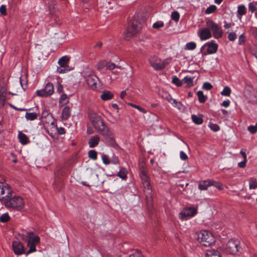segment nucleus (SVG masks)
Wrapping results in <instances>:
<instances>
[{
	"mask_svg": "<svg viewBox=\"0 0 257 257\" xmlns=\"http://www.w3.org/2000/svg\"><path fill=\"white\" fill-rule=\"evenodd\" d=\"M88 117L97 133L106 139H109L112 142H114L112 132L99 115L94 111L90 110L88 112Z\"/></svg>",
	"mask_w": 257,
	"mask_h": 257,
	"instance_id": "obj_1",
	"label": "nucleus"
},
{
	"mask_svg": "<svg viewBox=\"0 0 257 257\" xmlns=\"http://www.w3.org/2000/svg\"><path fill=\"white\" fill-rule=\"evenodd\" d=\"M4 205L8 209L22 211L25 207V201L20 196H11L4 202Z\"/></svg>",
	"mask_w": 257,
	"mask_h": 257,
	"instance_id": "obj_2",
	"label": "nucleus"
},
{
	"mask_svg": "<svg viewBox=\"0 0 257 257\" xmlns=\"http://www.w3.org/2000/svg\"><path fill=\"white\" fill-rule=\"evenodd\" d=\"M22 239L27 241V246L29 248L26 252V255L36 251V246L40 242V237L35 235V233L32 231L27 232L26 235H23Z\"/></svg>",
	"mask_w": 257,
	"mask_h": 257,
	"instance_id": "obj_3",
	"label": "nucleus"
},
{
	"mask_svg": "<svg viewBox=\"0 0 257 257\" xmlns=\"http://www.w3.org/2000/svg\"><path fill=\"white\" fill-rule=\"evenodd\" d=\"M196 238L202 245L209 246L215 241L213 235L210 232L203 230L196 233Z\"/></svg>",
	"mask_w": 257,
	"mask_h": 257,
	"instance_id": "obj_4",
	"label": "nucleus"
},
{
	"mask_svg": "<svg viewBox=\"0 0 257 257\" xmlns=\"http://www.w3.org/2000/svg\"><path fill=\"white\" fill-rule=\"evenodd\" d=\"M143 28V24L134 20L126 29V34L125 39L128 40L132 37L140 32Z\"/></svg>",
	"mask_w": 257,
	"mask_h": 257,
	"instance_id": "obj_5",
	"label": "nucleus"
},
{
	"mask_svg": "<svg viewBox=\"0 0 257 257\" xmlns=\"http://www.w3.org/2000/svg\"><path fill=\"white\" fill-rule=\"evenodd\" d=\"M206 26L212 32L213 36L215 39H219L222 37L223 31L221 27L212 20H207L206 22Z\"/></svg>",
	"mask_w": 257,
	"mask_h": 257,
	"instance_id": "obj_6",
	"label": "nucleus"
},
{
	"mask_svg": "<svg viewBox=\"0 0 257 257\" xmlns=\"http://www.w3.org/2000/svg\"><path fill=\"white\" fill-rule=\"evenodd\" d=\"M13 193V190L9 184L0 182V201L2 203L12 196Z\"/></svg>",
	"mask_w": 257,
	"mask_h": 257,
	"instance_id": "obj_7",
	"label": "nucleus"
},
{
	"mask_svg": "<svg viewBox=\"0 0 257 257\" xmlns=\"http://www.w3.org/2000/svg\"><path fill=\"white\" fill-rule=\"evenodd\" d=\"M142 185L146 196L147 205L149 208L151 209L153 205V195L150 182L143 183Z\"/></svg>",
	"mask_w": 257,
	"mask_h": 257,
	"instance_id": "obj_8",
	"label": "nucleus"
},
{
	"mask_svg": "<svg viewBox=\"0 0 257 257\" xmlns=\"http://www.w3.org/2000/svg\"><path fill=\"white\" fill-rule=\"evenodd\" d=\"M239 241L237 239H230L224 248V251L227 254H235L239 250Z\"/></svg>",
	"mask_w": 257,
	"mask_h": 257,
	"instance_id": "obj_9",
	"label": "nucleus"
},
{
	"mask_svg": "<svg viewBox=\"0 0 257 257\" xmlns=\"http://www.w3.org/2000/svg\"><path fill=\"white\" fill-rule=\"evenodd\" d=\"M212 186H214L220 190L223 189L221 183L212 180L208 179L200 181L198 184V188L200 190H206L209 187Z\"/></svg>",
	"mask_w": 257,
	"mask_h": 257,
	"instance_id": "obj_10",
	"label": "nucleus"
},
{
	"mask_svg": "<svg viewBox=\"0 0 257 257\" xmlns=\"http://www.w3.org/2000/svg\"><path fill=\"white\" fill-rule=\"evenodd\" d=\"M151 66L156 70H161L164 69L167 64L165 61H162L156 56H152L149 59Z\"/></svg>",
	"mask_w": 257,
	"mask_h": 257,
	"instance_id": "obj_11",
	"label": "nucleus"
},
{
	"mask_svg": "<svg viewBox=\"0 0 257 257\" xmlns=\"http://www.w3.org/2000/svg\"><path fill=\"white\" fill-rule=\"evenodd\" d=\"M54 93V86L52 83H47L44 89L38 90L37 95L41 97H48L52 95Z\"/></svg>",
	"mask_w": 257,
	"mask_h": 257,
	"instance_id": "obj_12",
	"label": "nucleus"
},
{
	"mask_svg": "<svg viewBox=\"0 0 257 257\" xmlns=\"http://www.w3.org/2000/svg\"><path fill=\"white\" fill-rule=\"evenodd\" d=\"M86 81L90 88L95 90H98L99 88L97 84L98 78L93 73L89 74L86 77Z\"/></svg>",
	"mask_w": 257,
	"mask_h": 257,
	"instance_id": "obj_13",
	"label": "nucleus"
},
{
	"mask_svg": "<svg viewBox=\"0 0 257 257\" xmlns=\"http://www.w3.org/2000/svg\"><path fill=\"white\" fill-rule=\"evenodd\" d=\"M197 213V209L191 207L185 208L180 213V217L182 219H188L194 216Z\"/></svg>",
	"mask_w": 257,
	"mask_h": 257,
	"instance_id": "obj_14",
	"label": "nucleus"
},
{
	"mask_svg": "<svg viewBox=\"0 0 257 257\" xmlns=\"http://www.w3.org/2000/svg\"><path fill=\"white\" fill-rule=\"evenodd\" d=\"M12 245L13 250L16 254L21 255L25 253L24 246L20 241H14Z\"/></svg>",
	"mask_w": 257,
	"mask_h": 257,
	"instance_id": "obj_15",
	"label": "nucleus"
},
{
	"mask_svg": "<svg viewBox=\"0 0 257 257\" xmlns=\"http://www.w3.org/2000/svg\"><path fill=\"white\" fill-rule=\"evenodd\" d=\"M207 47V54H212L216 52L218 49V45L215 43L214 41L212 40L210 42L206 43L201 47V50L203 48Z\"/></svg>",
	"mask_w": 257,
	"mask_h": 257,
	"instance_id": "obj_16",
	"label": "nucleus"
},
{
	"mask_svg": "<svg viewBox=\"0 0 257 257\" xmlns=\"http://www.w3.org/2000/svg\"><path fill=\"white\" fill-rule=\"evenodd\" d=\"M198 35L201 40H206L212 37L211 33L208 27L200 29L198 32Z\"/></svg>",
	"mask_w": 257,
	"mask_h": 257,
	"instance_id": "obj_17",
	"label": "nucleus"
},
{
	"mask_svg": "<svg viewBox=\"0 0 257 257\" xmlns=\"http://www.w3.org/2000/svg\"><path fill=\"white\" fill-rule=\"evenodd\" d=\"M7 93V90L6 87L0 86V108L3 107L6 100V95Z\"/></svg>",
	"mask_w": 257,
	"mask_h": 257,
	"instance_id": "obj_18",
	"label": "nucleus"
},
{
	"mask_svg": "<svg viewBox=\"0 0 257 257\" xmlns=\"http://www.w3.org/2000/svg\"><path fill=\"white\" fill-rule=\"evenodd\" d=\"M100 142V137L98 135L91 137L88 141V145L90 148H93L97 146Z\"/></svg>",
	"mask_w": 257,
	"mask_h": 257,
	"instance_id": "obj_19",
	"label": "nucleus"
},
{
	"mask_svg": "<svg viewBox=\"0 0 257 257\" xmlns=\"http://www.w3.org/2000/svg\"><path fill=\"white\" fill-rule=\"evenodd\" d=\"M71 115V107L68 106H65L62 111L61 118L63 120L68 119Z\"/></svg>",
	"mask_w": 257,
	"mask_h": 257,
	"instance_id": "obj_20",
	"label": "nucleus"
},
{
	"mask_svg": "<svg viewBox=\"0 0 257 257\" xmlns=\"http://www.w3.org/2000/svg\"><path fill=\"white\" fill-rule=\"evenodd\" d=\"M246 13V9L243 5H241L238 6L237 11V17L239 19H241L243 15H245Z\"/></svg>",
	"mask_w": 257,
	"mask_h": 257,
	"instance_id": "obj_21",
	"label": "nucleus"
},
{
	"mask_svg": "<svg viewBox=\"0 0 257 257\" xmlns=\"http://www.w3.org/2000/svg\"><path fill=\"white\" fill-rule=\"evenodd\" d=\"M113 97V94L109 91L105 90L103 91L102 93L100 96V98L104 101L108 100L111 99Z\"/></svg>",
	"mask_w": 257,
	"mask_h": 257,
	"instance_id": "obj_22",
	"label": "nucleus"
},
{
	"mask_svg": "<svg viewBox=\"0 0 257 257\" xmlns=\"http://www.w3.org/2000/svg\"><path fill=\"white\" fill-rule=\"evenodd\" d=\"M18 138L20 142L23 145H27L29 143L28 137L26 135L23 133L22 132H19L18 135Z\"/></svg>",
	"mask_w": 257,
	"mask_h": 257,
	"instance_id": "obj_23",
	"label": "nucleus"
},
{
	"mask_svg": "<svg viewBox=\"0 0 257 257\" xmlns=\"http://www.w3.org/2000/svg\"><path fill=\"white\" fill-rule=\"evenodd\" d=\"M69 61V57L67 56H64L59 59L58 61V64L61 67H65L67 66Z\"/></svg>",
	"mask_w": 257,
	"mask_h": 257,
	"instance_id": "obj_24",
	"label": "nucleus"
},
{
	"mask_svg": "<svg viewBox=\"0 0 257 257\" xmlns=\"http://www.w3.org/2000/svg\"><path fill=\"white\" fill-rule=\"evenodd\" d=\"M205 257H221L220 253L214 249L207 250Z\"/></svg>",
	"mask_w": 257,
	"mask_h": 257,
	"instance_id": "obj_25",
	"label": "nucleus"
},
{
	"mask_svg": "<svg viewBox=\"0 0 257 257\" xmlns=\"http://www.w3.org/2000/svg\"><path fill=\"white\" fill-rule=\"evenodd\" d=\"M194 77L191 76H185L184 79L182 80L183 83H185L187 85V86L190 87L193 86V80Z\"/></svg>",
	"mask_w": 257,
	"mask_h": 257,
	"instance_id": "obj_26",
	"label": "nucleus"
},
{
	"mask_svg": "<svg viewBox=\"0 0 257 257\" xmlns=\"http://www.w3.org/2000/svg\"><path fill=\"white\" fill-rule=\"evenodd\" d=\"M117 176L121 179L124 180L127 178V171L125 168L121 167L117 174Z\"/></svg>",
	"mask_w": 257,
	"mask_h": 257,
	"instance_id": "obj_27",
	"label": "nucleus"
},
{
	"mask_svg": "<svg viewBox=\"0 0 257 257\" xmlns=\"http://www.w3.org/2000/svg\"><path fill=\"white\" fill-rule=\"evenodd\" d=\"M198 100L200 103H204L207 100V96L204 95L202 91L199 90L197 92Z\"/></svg>",
	"mask_w": 257,
	"mask_h": 257,
	"instance_id": "obj_28",
	"label": "nucleus"
},
{
	"mask_svg": "<svg viewBox=\"0 0 257 257\" xmlns=\"http://www.w3.org/2000/svg\"><path fill=\"white\" fill-rule=\"evenodd\" d=\"M139 170H140V176L142 177L143 176H147L148 175V170L146 167V166L142 164L139 166Z\"/></svg>",
	"mask_w": 257,
	"mask_h": 257,
	"instance_id": "obj_29",
	"label": "nucleus"
},
{
	"mask_svg": "<svg viewBox=\"0 0 257 257\" xmlns=\"http://www.w3.org/2000/svg\"><path fill=\"white\" fill-rule=\"evenodd\" d=\"M38 114L36 112H26L25 117L27 120H34L37 119Z\"/></svg>",
	"mask_w": 257,
	"mask_h": 257,
	"instance_id": "obj_30",
	"label": "nucleus"
},
{
	"mask_svg": "<svg viewBox=\"0 0 257 257\" xmlns=\"http://www.w3.org/2000/svg\"><path fill=\"white\" fill-rule=\"evenodd\" d=\"M167 100L171 102L174 107H177L180 109V106L181 105V102L177 101L176 99H173L170 96L167 97Z\"/></svg>",
	"mask_w": 257,
	"mask_h": 257,
	"instance_id": "obj_31",
	"label": "nucleus"
},
{
	"mask_svg": "<svg viewBox=\"0 0 257 257\" xmlns=\"http://www.w3.org/2000/svg\"><path fill=\"white\" fill-rule=\"evenodd\" d=\"M191 118L193 122L196 124H201L203 123V119L199 116H198L195 114H193L191 116Z\"/></svg>",
	"mask_w": 257,
	"mask_h": 257,
	"instance_id": "obj_32",
	"label": "nucleus"
},
{
	"mask_svg": "<svg viewBox=\"0 0 257 257\" xmlns=\"http://www.w3.org/2000/svg\"><path fill=\"white\" fill-rule=\"evenodd\" d=\"M249 189H253L257 187V181L256 179L254 178H250L249 180Z\"/></svg>",
	"mask_w": 257,
	"mask_h": 257,
	"instance_id": "obj_33",
	"label": "nucleus"
},
{
	"mask_svg": "<svg viewBox=\"0 0 257 257\" xmlns=\"http://www.w3.org/2000/svg\"><path fill=\"white\" fill-rule=\"evenodd\" d=\"M248 10L251 13H254L257 10V2H252L248 4Z\"/></svg>",
	"mask_w": 257,
	"mask_h": 257,
	"instance_id": "obj_34",
	"label": "nucleus"
},
{
	"mask_svg": "<svg viewBox=\"0 0 257 257\" xmlns=\"http://www.w3.org/2000/svg\"><path fill=\"white\" fill-rule=\"evenodd\" d=\"M217 10V7L215 5H211L208 8H207L205 13L206 14L209 15L214 13Z\"/></svg>",
	"mask_w": 257,
	"mask_h": 257,
	"instance_id": "obj_35",
	"label": "nucleus"
},
{
	"mask_svg": "<svg viewBox=\"0 0 257 257\" xmlns=\"http://www.w3.org/2000/svg\"><path fill=\"white\" fill-rule=\"evenodd\" d=\"M106 65H107V61L105 60H101L98 62V63L96 65V68L100 70L103 69L105 67H106Z\"/></svg>",
	"mask_w": 257,
	"mask_h": 257,
	"instance_id": "obj_36",
	"label": "nucleus"
},
{
	"mask_svg": "<svg viewBox=\"0 0 257 257\" xmlns=\"http://www.w3.org/2000/svg\"><path fill=\"white\" fill-rule=\"evenodd\" d=\"M10 219V217L8 213L3 214L0 217V222L2 223L7 222Z\"/></svg>",
	"mask_w": 257,
	"mask_h": 257,
	"instance_id": "obj_37",
	"label": "nucleus"
},
{
	"mask_svg": "<svg viewBox=\"0 0 257 257\" xmlns=\"http://www.w3.org/2000/svg\"><path fill=\"white\" fill-rule=\"evenodd\" d=\"M196 43L193 42H189L185 45L186 50H193L196 48Z\"/></svg>",
	"mask_w": 257,
	"mask_h": 257,
	"instance_id": "obj_38",
	"label": "nucleus"
},
{
	"mask_svg": "<svg viewBox=\"0 0 257 257\" xmlns=\"http://www.w3.org/2000/svg\"><path fill=\"white\" fill-rule=\"evenodd\" d=\"M220 93L223 96H229L231 93V89L228 86H225Z\"/></svg>",
	"mask_w": 257,
	"mask_h": 257,
	"instance_id": "obj_39",
	"label": "nucleus"
},
{
	"mask_svg": "<svg viewBox=\"0 0 257 257\" xmlns=\"http://www.w3.org/2000/svg\"><path fill=\"white\" fill-rule=\"evenodd\" d=\"M172 83L175 84L176 86L180 87L183 84L182 80H180L176 76H174L172 78Z\"/></svg>",
	"mask_w": 257,
	"mask_h": 257,
	"instance_id": "obj_40",
	"label": "nucleus"
},
{
	"mask_svg": "<svg viewBox=\"0 0 257 257\" xmlns=\"http://www.w3.org/2000/svg\"><path fill=\"white\" fill-rule=\"evenodd\" d=\"M106 68L107 69L109 70H113L115 68H118L120 69V66H116L113 63H111L110 62L107 61V65H106Z\"/></svg>",
	"mask_w": 257,
	"mask_h": 257,
	"instance_id": "obj_41",
	"label": "nucleus"
},
{
	"mask_svg": "<svg viewBox=\"0 0 257 257\" xmlns=\"http://www.w3.org/2000/svg\"><path fill=\"white\" fill-rule=\"evenodd\" d=\"M97 154L96 151L93 150H90L88 152V157L93 160L97 159Z\"/></svg>",
	"mask_w": 257,
	"mask_h": 257,
	"instance_id": "obj_42",
	"label": "nucleus"
},
{
	"mask_svg": "<svg viewBox=\"0 0 257 257\" xmlns=\"http://www.w3.org/2000/svg\"><path fill=\"white\" fill-rule=\"evenodd\" d=\"M69 102L68 100V97L67 95L66 94H63L61 95L60 100H59V103H64L66 104Z\"/></svg>",
	"mask_w": 257,
	"mask_h": 257,
	"instance_id": "obj_43",
	"label": "nucleus"
},
{
	"mask_svg": "<svg viewBox=\"0 0 257 257\" xmlns=\"http://www.w3.org/2000/svg\"><path fill=\"white\" fill-rule=\"evenodd\" d=\"M171 18L174 21L178 22L180 18V15L179 13L177 11H174L172 13Z\"/></svg>",
	"mask_w": 257,
	"mask_h": 257,
	"instance_id": "obj_44",
	"label": "nucleus"
},
{
	"mask_svg": "<svg viewBox=\"0 0 257 257\" xmlns=\"http://www.w3.org/2000/svg\"><path fill=\"white\" fill-rule=\"evenodd\" d=\"M209 126L210 129L214 132L218 131L220 129V127L218 124L213 123H210Z\"/></svg>",
	"mask_w": 257,
	"mask_h": 257,
	"instance_id": "obj_45",
	"label": "nucleus"
},
{
	"mask_svg": "<svg viewBox=\"0 0 257 257\" xmlns=\"http://www.w3.org/2000/svg\"><path fill=\"white\" fill-rule=\"evenodd\" d=\"M227 38L230 41H234L237 38L236 34L235 32H232L228 33Z\"/></svg>",
	"mask_w": 257,
	"mask_h": 257,
	"instance_id": "obj_46",
	"label": "nucleus"
},
{
	"mask_svg": "<svg viewBox=\"0 0 257 257\" xmlns=\"http://www.w3.org/2000/svg\"><path fill=\"white\" fill-rule=\"evenodd\" d=\"M130 105L131 106H132L133 107L137 109L141 112H143L144 113H146L147 112L146 110L144 108H143L139 105H137L133 104V103H130Z\"/></svg>",
	"mask_w": 257,
	"mask_h": 257,
	"instance_id": "obj_47",
	"label": "nucleus"
},
{
	"mask_svg": "<svg viewBox=\"0 0 257 257\" xmlns=\"http://www.w3.org/2000/svg\"><path fill=\"white\" fill-rule=\"evenodd\" d=\"M213 86L209 82H206L204 83L202 88L204 90H209L212 89Z\"/></svg>",
	"mask_w": 257,
	"mask_h": 257,
	"instance_id": "obj_48",
	"label": "nucleus"
},
{
	"mask_svg": "<svg viewBox=\"0 0 257 257\" xmlns=\"http://www.w3.org/2000/svg\"><path fill=\"white\" fill-rule=\"evenodd\" d=\"M101 157H102V160L103 163L104 164L108 165L110 163L109 159L107 155L103 154L102 155Z\"/></svg>",
	"mask_w": 257,
	"mask_h": 257,
	"instance_id": "obj_49",
	"label": "nucleus"
},
{
	"mask_svg": "<svg viewBox=\"0 0 257 257\" xmlns=\"http://www.w3.org/2000/svg\"><path fill=\"white\" fill-rule=\"evenodd\" d=\"M164 24L162 22H157L155 23L153 25V28L154 29H159L160 28L163 27Z\"/></svg>",
	"mask_w": 257,
	"mask_h": 257,
	"instance_id": "obj_50",
	"label": "nucleus"
},
{
	"mask_svg": "<svg viewBox=\"0 0 257 257\" xmlns=\"http://www.w3.org/2000/svg\"><path fill=\"white\" fill-rule=\"evenodd\" d=\"M245 37L244 34H241L238 38V44L240 45H244L245 44Z\"/></svg>",
	"mask_w": 257,
	"mask_h": 257,
	"instance_id": "obj_51",
	"label": "nucleus"
},
{
	"mask_svg": "<svg viewBox=\"0 0 257 257\" xmlns=\"http://www.w3.org/2000/svg\"><path fill=\"white\" fill-rule=\"evenodd\" d=\"M247 130L251 134H255L257 132V130L256 129L254 125H249L247 127Z\"/></svg>",
	"mask_w": 257,
	"mask_h": 257,
	"instance_id": "obj_52",
	"label": "nucleus"
},
{
	"mask_svg": "<svg viewBox=\"0 0 257 257\" xmlns=\"http://www.w3.org/2000/svg\"><path fill=\"white\" fill-rule=\"evenodd\" d=\"M142 180V184L143 183H146L150 182V179L148 175L147 176H143L142 177H140Z\"/></svg>",
	"mask_w": 257,
	"mask_h": 257,
	"instance_id": "obj_53",
	"label": "nucleus"
},
{
	"mask_svg": "<svg viewBox=\"0 0 257 257\" xmlns=\"http://www.w3.org/2000/svg\"><path fill=\"white\" fill-rule=\"evenodd\" d=\"M110 161V163H111L115 165L119 164V161L118 157L116 156H113L112 157V159H111V160Z\"/></svg>",
	"mask_w": 257,
	"mask_h": 257,
	"instance_id": "obj_54",
	"label": "nucleus"
},
{
	"mask_svg": "<svg viewBox=\"0 0 257 257\" xmlns=\"http://www.w3.org/2000/svg\"><path fill=\"white\" fill-rule=\"evenodd\" d=\"M0 13L3 15H7V8L5 5H2L0 7Z\"/></svg>",
	"mask_w": 257,
	"mask_h": 257,
	"instance_id": "obj_55",
	"label": "nucleus"
},
{
	"mask_svg": "<svg viewBox=\"0 0 257 257\" xmlns=\"http://www.w3.org/2000/svg\"><path fill=\"white\" fill-rule=\"evenodd\" d=\"M180 157L181 159L183 161H185L188 159L186 154L182 151L180 152Z\"/></svg>",
	"mask_w": 257,
	"mask_h": 257,
	"instance_id": "obj_56",
	"label": "nucleus"
},
{
	"mask_svg": "<svg viewBox=\"0 0 257 257\" xmlns=\"http://www.w3.org/2000/svg\"><path fill=\"white\" fill-rule=\"evenodd\" d=\"M230 103V100L227 99V100L223 101L221 103V105L223 107H227L229 106Z\"/></svg>",
	"mask_w": 257,
	"mask_h": 257,
	"instance_id": "obj_57",
	"label": "nucleus"
},
{
	"mask_svg": "<svg viewBox=\"0 0 257 257\" xmlns=\"http://www.w3.org/2000/svg\"><path fill=\"white\" fill-rule=\"evenodd\" d=\"M246 162H247V160H243V161L239 162L238 164V167L241 168H244L245 167Z\"/></svg>",
	"mask_w": 257,
	"mask_h": 257,
	"instance_id": "obj_58",
	"label": "nucleus"
},
{
	"mask_svg": "<svg viewBox=\"0 0 257 257\" xmlns=\"http://www.w3.org/2000/svg\"><path fill=\"white\" fill-rule=\"evenodd\" d=\"M64 67H61V66L57 68V71L59 73H64L67 70L66 69L63 68Z\"/></svg>",
	"mask_w": 257,
	"mask_h": 257,
	"instance_id": "obj_59",
	"label": "nucleus"
},
{
	"mask_svg": "<svg viewBox=\"0 0 257 257\" xmlns=\"http://www.w3.org/2000/svg\"><path fill=\"white\" fill-rule=\"evenodd\" d=\"M129 257H143L141 255V252H136L134 253H133L131 254Z\"/></svg>",
	"mask_w": 257,
	"mask_h": 257,
	"instance_id": "obj_60",
	"label": "nucleus"
},
{
	"mask_svg": "<svg viewBox=\"0 0 257 257\" xmlns=\"http://www.w3.org/2000/svg\"><path fill=\"white\" fill-rule=\"evenodd\" d=\"M8 104L9 105V106L11 107V108H14V109L15 110H20V111H24V110H26V109H24V108H18V107H16L15 106H14V105L11 104V103H8Z\"/></svg>",
	"mask_w": 257,
	"mask_h": 257,
	"instance_id": "obj_61",
	"label": "nucleus"
},
{
	"mask_svg": "<svg viewBox=\"0 0 257 257\" xmlns=\"http://www.w3.org/2000/svg\"><path fill=\"white\" fill-rule=\"evenodd\" d=\"M63 86L61 84L58 83L57 85V91L59 92H61L63 91Z\"/></svg>",
	"mask_w": 257,
	"mask_h": 257,
	"instance_id": "obj_62",
	"label": "nucleus"
},
{
	"mask_svg": "<svg viewBox=\"0 0 257 257\" xmlns=\"http://www.w3.org/2000/svg\"><path fill=\"white\" fill-rule=\"evenodd\" d=\"M58 133L60 135H63L65 133V129L63 127H60L58 129Z\"/></svg>",
	"mask_w": 257,
	"mask_h": 257,
	"instance_id": "obj_63",
	"label": "nucleus"
},
{
	"mask_svg": "<svg viewBox=\"0 0 257 257\" xmlns=\"http://www.w3.org/2000/svg\"><path fill=\"white\" fill-rule=\"evenodd\" d=\"M126 95V90L122 91L121 92L120 96L121 99H123Z\"/></svg>",
	"mask_w": 257,
	"mask_h": 257,
	"instance_id": "obj_64",
	"label": "nucleus"
}]
</instances>
